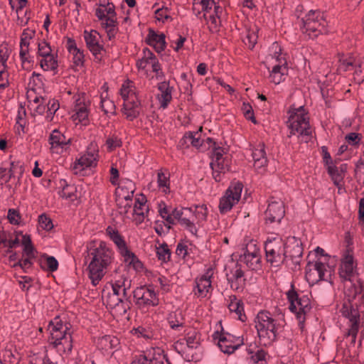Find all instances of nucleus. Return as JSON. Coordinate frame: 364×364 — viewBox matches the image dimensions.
<instances>
[{
    "instance_id": "1",
    "label": "nucleus",
    "mask_w": 364,
    "mask_h": 364,
    "mask_svg": "<svg viewBox=\"0 0 364 364\" xmlns=\"http://www.w3.org/2000/svg\"><path fill=\"white\" fill-rule=\"evenodd\" d=\"M88 256L91 260L88 265L89 277L92 284L96 286L105 274V270L114 260V252L104 241H100L98 245L96 242H91L87 246Z\"/></svg>"
},
{
    "instance_id": "2",
    "label": "nucleus",
    "mask_w": 364,
    "mask_h": 364,
    "mask_svg": "<svg viewBox=\"0 0 364 364\" xmlns=\"http://www.w3.org/2000/svg\"><path fill=\"white\" fill-rule=\"evenodd\" d=\"M255 323L259 340L264 346H270L275 342L286 324L283 314H278L276 318L267 311H261L257 314Z\"/></svg>"
},
{
    "instance_id": "3",
    "label": "nucleus",
    "mask_w": 364,
    "mask_h": 364,
    "mask_svg": "<svg viewBox=\"0 0 364 364\" xmlns=\"http://www.w3.org/2000/svg\"><path fill=\"white\" fill-rule=\"evenodd\" d=\"M345 299L342 307V314L344 316L346 311L354 310L359 314L358 308L364 304V282L357 279L355 282L350 281L345 284Z\"/></svg>"
},
{
    "instance_id": "4",
    "label": "nucleus",
    "mask_w": 364,
    "mask_h": 364,
    "mask_svg": "<svg viewBox=\"0 0 364 364\" xmlns=\"http://www.w3.org/2000/svg\"><path fill=\"white\" fill-rule=\"evenodd\" d=\"M266 260L272 267L281 266L287 259L285 242L280 237H268L264 242Z\"/></svg>"
},
{
    "instance_id": "5",
    "label": "nucleus",
    "mask_w": 364,
    "mask_h": 364,
    "mask_svg": "<svg viewBox=\"0 0 364 364\" xmlns=\"http://www.w3.org/2000/svg\"><path fill=\"white\" fill-rule=\"evenodd\" d=\"M287 296L290 304L289 309L296 314L300 328L303 329L306 321L305 316L311 309V301L307 296H299L293 284L291 286V289L287 291Z\"/></svg>"
},
{
    "instance_id": "6",
    "label": "nucleus",
    "mask_w": 364,
    "mask_h": 364,
    "mask_svg": "<svg viewBox=\"0 0 364 364\" xmlns=\"http://www.w3.org/2000/svg\"><path fill=\"white\" fill-rule=\"evenodd\" d=\"M243 185L240 181H233L226 190L225 195L220 198L219 210L224 214L230 211L234 205L237 203L241 197Z\"/></svg>"
},
{
    "instance_id": "7",
    "label": "nucleus",
    "mask_w": 364,
    "mask_h": 364,
    "mask_svg": "<svg viewBox=\"0 0 364 364\" xmlns=\"http://www.w3.org/2000/svg\"><path fill=\"white\" fill-rule=\"evenodd\" d=\"M287 127L290 129L288 137L290 138L296 133L299 136H311L312 134L311 128L309 124V118L306 115L299 114V116L290 114L287 122Z\"/></svg>"
},
{
    "instance_id": "8",
    "label": "nucleus",
    "mask_w": 364,
    "mask_h": 364,
    "mask_svg": "<svg viewBox=\"0 0 364 364\" xmlns=\"http://www.w3.org/2000/svg\"><path fill=\"white\" fill-rule=\"evenodd\" d=\"M112 287L113 295L117 297L118 302H121V308L126 313L132 306L131 294H128V290L131 287V280L124 278L123 281H116Z\"/></svg>"
},
{
    "instance_id": "9",
    "label": "nucleus",
    "mask_w": 364,
    "mask_h": 364,
    "mask_svg": "<svg viewBox=\"0 0 364 364\" xmlns=\"http://www.w3.org/2000/svg\"><path fill=\"white\" fill-rule=\"evenodd\" d=\"M132 293L136 304L140 308L156 306L159 304V299L152 289L141 286L136 288Z\"/></svg>"
},
{
    "instance_id": "10",
    "label": "nucleus",
    "mask_w": 364,
    "mask_h": 364,
    "mask_svg": "<svg viewBox=\"0 0 364 364\" xmlns=\"http://www.w3.org/2000/svg\"><path fill=\"white\" fill-rule=\"evenodd\" d=\"M316 20L312 21L309 19H302L303 26L301 27L304 33L306 34L309 38H314L319 34L326 33V20L323 18V14L318 13L316 16Z\"/></svg>"
},
{
    "instance_id": "11",
    "label": "nucleus",
    "mask_w": 364,
    "mask_h": 364,
    "mask_svg": "<svg viewBox=\"0 0 364 364\" xmlns=\"http://www.w3.org/2000/svg\"><path fill=\"white\" fill-rule=\"evenodd\" d=\"M285 250L287 258H289L295 267L300 265L301 258L303 255V247L301 240L295 237H289L285 242Z\"/></svg>"
},
{
    "instance_id": "12",
    "label": "nucleus",
    "mask_w": 364,
    "mask_h": 364,
    "mask_svg": "<svg viewBox=\"0 0 364 364\" xmlns=\"http://www.w3.org/2000/svg\"><path fill=\"white\" fill-rule=\"evenodd\" d=\"M52 47H38V53L42 58L40 60L41 67L44 70H54L58 67L56 60L57 50L54 53Z\"/></svg>"
},
{
    "instance_id": "13",
    "label": "nucleus",
    "mask_w": 364,
    "mask_h": 364,
    "mask_svg": "<svg viewBox=\"0 0 364 364\" xmlns=\"http://www.w3.org/2000/svg\"><path fill=\"white\" fill-rule=\"evenodd\" d=\"M285 215L282 201H271L264 212L266 223H280Z\"/></svg>"
},
{
    "instance_id": "14",
    "label": "nucleus",
    "mask_w": 364,
    "mask_h": 364,
    "mask_svg": "<svg viewBox=\"0 0 364 364\" xmlns=\"http://www.w3.org/2000/svg\"><path fill=\"white\" fill-rule=\"evenodd\" d=\"M243 344L242 337H235L228 333L220 337L218 346L225 353L231 354L235 352L240 346Z\"/></svg>"
},
{
    "instance_id": "15",
    "label": "nucleus",
    "mask_w": 364,
    "mask_h": 364,
    "mask_svg": "<svg viewBox=\"0 0 364 364\" xmlns=\"http://www.w3.org/2000/svg\"><path fill=\"white\" fill-rule=\"evenodd\" d=\"M131 364H171V363L164 351L158 349L149 358L145 355H139Z\"/></svg>"
},
{
    "instance_id": "16",
    "label": "nucleus",
    "mask_w": 364,
    "mask_h": 364,
    "mask_svg": "<svg viewBox=\"0 0 364 364\" xmlns=\"http://www.w3.org/2000/svg\"><path fill=\"white\" fill-rule=\"evenodd\" d=\"M275 55H277V61L279 63L278 65H276L273 67L272 70L270 73L269 77L271 78V81L275 85L279 84L282 81L284 80L283 76L284 75V71L287 70V61L285 58L281 57L282 55V49H279V52H275Z\"/></svg>"
},
{
    "instance_id": "17",
    "label": "nucleus",
    "mask_w": 364,
    "mask_h": 364,
    "mask_svg": "<svg viewBox=\"0 0 364 364\" xmlns=\"http://www.w3.org/2000/svg\"><path fill=\"white\" fill-rule=\"evenodd\" d=\"M141 111V102L136 98L133 99H125V102H124L123 107L122 108V112L124 114L127 116V118L133 121L134 119L137 118L140 114Z\"/></svg>"
},
{
    "instance_id": "18",
    "label": "nucleus",
    "mask_w": 364,
    "mask_h": 364,
    "mask_svg": "<svg viewBox=\"0 0 364 364\" xmlns=\"http://www.w3.org/2000/svg\"><path fill=\"white\" fill-rule=\"evenodd\" d=\"M213 275V272L211 269H208L205 273V274L203 275L200 278L197 279L196 280V291H195V294L198 296H200L202 298L206 296L207 293L209 291V289L211 288V281L210 277Z\"/></svg>"
},
{
    "instance_id": "19",
    "label": "nucleus",
    "mask_w": 364,
    "mask_h": 364,
    "mask_svg": "<svg viewBox=\"0 0 364 364\" xmlns=\"http://www.w3.org/2000/svg\"><path fill=\"white\" fill-rule=\"evenodd\" d=\"M353 269V256L346 255L339 267L340 277L346 282L353 281L352 277L354 276Z\"/></svg>"
},
{
    "instance_id": "20",
    "label": "nucleus",
    "mask_w": 364,
    "mask_h": 364,
    "mask_svg": "<svg viewBox=\"0 0 364 364\" xmlns=\"http://www.w3.org/2000/svg\"><path fill=\"white\" fill-rule=\"evenodd\" d=\"M50 329V343L54 346L57 345V342L62 341L64 338L68 336L70 333L69 328L66 326L64 329L62 323H57L55 326L53 324L52 321L49 324Z\"/></svg>"
},
{
    "instance_id": "21",
    "label": "nucleus",
    "mask_w": 364,
    "mask_h": 364,
    "mask_svg": "<svg viewBox=\"0 0 364 364\" xmlns=\"http://www.w3.org/2000/svg\"><path fill=\"white\" fill-rule=\"evenodd\" d=\"M344 316L348 318L350 323V328L348 330V336L352 337L351 343L354 344L358 332L360 314H358L357 311L354 310H353V311H350V312L346 311Z\"/></svg>"
},
{
    "instance_id": "22",
    "label": "nucleus",
    "mask_w": 364,
    "mask_h": 364,
    "mask_svg": "<svg viewBox=\"0 0 364 364\" xmlns=\"http://www.w3.org/2000/svg\"><path fill=\"white\" fill-rule=\"evenodd\" d=\"M107 234L109 235V238L114 242L117 245L119 252L121 255L123 254H126L128 252V248L124 241L123 237L119 234L117 230L114 229L111 226H108L106 230Z\"/></svg>"
},
{
    "instance_id": "23",
    "label": "nucleus",
    "mask_w": 364,
    "mask_h": 364,
    "mask_svg": "<svg viewBox=\"0 0 364 364\" xmlns=\"http://www.w3.org/2000/svg\"><path fill=\"white\" fill-rule=\"evenodd\" d=\"M158 89L161 92V107L166 108L172 100L171 93L173 88L170 87L168 81L164 80L158 84Z\"/></svg>"
},
{
    "instance_id": "24",
    "label": "nucleus",
    "mask_w": 364,
    "mask_h": 364,
    "mask_svg": "<svg viewBox=\"0 0 364 364\" xmlns=\"http://www.w3.org/2000/svg\"><path fill=\"white\" fill-rule=\"evenodd\" d=\"M70 141V139H66L65 136L58 129H54L49 136V143L52 149L57 147L63 148L69 144Z\"/></svg>"
},
{
    "instance_id": "25",
    "label": "nucleus",
    "mask_w": 364,
    "mask_h": 364,
    "mask_svg": "<svg viewBox=\"0 0 364 364\" xmlns=\"http://www.w3.org/2000/svg\"><path fill=\"white\" fill-rule=\"evenodd\" d=\"M230 274L232 277H229V274H226L228 283L230 284L232 289L237 290L240 288L238 281L244 277V272L242 270L240 264L237 263L235 268L230 270Z\"/></svg>"
},
{
    "instance_id": "26",
    "label": "nucleus",
    "mask_w": 364,
    "mask_h": 364,
    "mask_svg": "<svg viewBox=\"0 0 364 364\" xmlns=\"http://www.w3.org/2000/svg\"><path fill=\"white\" fill-rule=\"evenodd\" d=\"M145 43L149 46H156V44L166 46V36L163 33H158L154 29L149 28V33L145 39Z\"/></svg>"
},
{
    "instance_id": "27",
    "label": "nucleus",
    "mask_w": 364,
    "mask_h": 364,
    "mask_svg": "<svg viewBox=\"0 0 364 364\" xmlns=\"http://www.w3.org/2000/svg\"><path fill=\"white\" fill-rule=\"evenodd\" d=\"M95 163L90 161V159L85 155L82 156L78 159H76L75 163L71 166L72 170L75 174H82V172L85 168L96 166Z\"/></svg>"
},
{
    "instance_id": "28",
    "label": "nucleus",
    "mask_w": 364,
    "mask_h": 364,
    "mask_svg": "<svg viewBox=\"0 0 364 364\" xmlns=\"http://www.w3.org/2000/svg\"><path fill=\"white\" fill-rule=\"evenodd\" d=\"M240 261L245 263L250 269H255L259 262V258L257 252H249L247 251L242 255H240Z\"/></svg>"
},
{
    "instance_id": "29",
    "label": "nucleus",
    "mask_w": 364,
    "mask_h": 364,
    "mask_svg": "<svg viewBox=\"0 0 364 364\" xmlns=\"http://www.w3.org/2000/svg\"><path fill=\"white\" fill-rule=\"evenodd\" d=\"M252 156L255 161V166L257 168H262L267 164V159L266 157L264 145L260 148L255 149L252 151Z\"/></svg>"
},
{
    "instance_id": "30",
    "label": "nucleus",
    "mask_w": 364,
    "mask_h": 364,
    "mask_svg": "<svg viewBox=\"0 0 364 364\" xmlns=\"http://www.w3.org/2000/svg\"><path fill=\"white\" fill-rule=\"evenodd\" d=\"M168 323L172 329L176 330L178 327L183 326L184 318L182 311L177 310L169 314L168 316Z\"/></svg>"
},
{
    "instance_id": "31",
    "label": "nucleus",
    "mask_w": 364,
    "mask_h": 364,
    "mask_svg": "<svg viewBox=\"0 0 364 364\" xmlns=\"http://www.w3.org/2000/svg\"><path fill=\"white\" fill-rule=\"evenodd\" d=\"M228 308L230 311L235 312L238 316V319L244 322L247 319L246 315L244 314L243 304L241 301L237 300L236 296H234V299H232Z\"/></svg>"
},
{
    "instance_id": "32",
    "label": "nucleus",
    "mask_w": 364,
    "mask_h": 364,
    "mask_svg": "<svg viewBox=\"0 0 364 364\" xmlns=\"http://www.w3.org/2000/svg\"><path fill=\"white\" fill-rule=\"evenodd\" d=\"M68 51L73 55V63L75 67H82L84 65L83 50L78 47H68Z\"/></svg>"
},
{
    "instance_id": "33",
    "label": "nucleus",
    "mask_w": 364,
    "mask_h": 364,
    "mask_svg": "<svg viewBox=\"0 0 364 364\" xmlns=\"http://www.w3.org/2000/svg\"><path fill=\"white\" fill-rule=\"evenodd\" d=\"M200 335L195 331L187 333L186 337L183 338L187 349L197 348L200 345Z\"/></svg>"
},
{
    "instance_id": "34",
    "label": "nucleus",
    "mask_w": 364,
    "mask_h": 364,
    "mask_svg": "<svg viewBox=\"0 0 364 364\" xmlns=\"http://www.w3.org/2000/svg\"><path fill=\"white\" fill-rule=\"evenodd\" d=\"M327 171L328 173L331 176L333 183L340 188L344 175L339 171L338 168L335 165H329L327 168Z\"/></svg>"
},
{
    "instance_id": "35",
    "label": "nucleus",
    "mask_w": 364,
    "mask_h": 364,
    "mask_svg": "<svg viewBox=\"0 0 364 364\" xmlns=\"http://www.w3.org/2000/svg\"><path fill=\"white\" fill-rule=\"evenodd\" d=\"M124 257L125 262L128 263L129 266H132L136 270H139L143 268L142 262L138 259V257L128 250V252L122 255Z\"/></svg>"
},
{
    "instance_id": "36",
    "label": "nucleus",
    "mask_w": 364,
    "mask_h": 364,
    "mask_svg": "<svg viewBox=\"0 0 364 364\" xmlns=\"http://www.w3.org/2000/svg\"><path fill=\"white\" fill-rule=\"evenodd\" d=\"M58 351L63 353H70L73 348V339L71 333L64 338L62 341L57 342V345L54 346Z\"/></svg>"
},
{
    "instance_id": "37",
    "label": "nucleus",
    "mask_w": 364,
    "mask_h": 364,
    "mask_svg": "<svg viewBox=\"0 0 364 364\" xmlns=\"http://www.w3.org/2000/svg\"><path fill=\"white\" fill-rule=\"evenodd\" d=\"M86 46H101L99 39L101 38L100 33L95 30L90 31H85L83 33Z\"/></svg>"
},
{
    "instance_id": "38",
    "label": "nucleus",
    "mask_w": 364,
    "mask_h": 364,
    "mask_svg": "<svg viewBox=\"0 0 364 364\" xmlns=\"http://www.w3.org/2000/svg\"><path fill=\"white\" fill-rule=\"evenodd\" d=\"M314 263L311 262H308L307 265L306 267L305 271V277L306 280L309 283H316L318 282L317 271L315 269V267H314Z\"/></svg>"
},
{
    "instance_id": "39",
    "label": "nucleus",
    "mask_w": 364,
    "mask_h": 364,
    "mask_svg": "<svg viewBox=\"0 0 364 364\" xmlns=\"http://www.w3.org/2000/svg\"><path fill=\"white\" fill-rule=\"evenodd\" d=\"M185 342L183 339L176 341L174 345V349L182 356H184V359L188 362L193 361L194 360L193 355H190L189 353H187V348L184 347Z\"/></svg>"
},
{
    "instance_id": "40",
    "label": "nucleus",
    "mask_w": 364,
    "mask_h": 364,
    "mask_svg": "<svg viewBox=\"0 0 364 364\" xmlns=\"http://www.w3.org/2000/svg\"><path fill=\"white\" fill-rule=\"evenodd\" d=\"M156 255L159 260L162 262L169 261L171 257V250L166 243H163L159 247H156Z\"/></svg>"
},
{
    "instance_id": "41",
    "label": "nucleus",
    "mask_w": 364,
    "mask_h": 364,
    "mask_svg": "<svg viewBox=\"0 0 364 364\" xmlns=\"http://www.w3.org/2000/svg\"><path fill=\"white\" fill-rule=\"evenodd\" d=\"M258 29L256 28L254 29H248L245 32V36L242 38V41L245 44H250L251 46H255L257 43L258 39Z\"/></svg>"
},
{
    "instance_id": "42",
    "label": "nucleus",
    "mask_w": 364,
    "mask_h": 364,
    "mask_svg": "<svg viewBox=\"0 0 364 364\" xmlns=\"http://www.w3.org/2000/svg\"><path fill=\"white\" fill-rule=\"evenodd\" d=\"M100 107L105 114H116V106L114 102L109 99H104L103 97H101Z\"/></svg>"
},
{
    "instance_id": "43",
    "label": "nucleus",
    "mask_w": 364,
    "mask_h": 364,
    "mask_svg": "<svg viewBox=\"0 0 364 364\" xmlns=\"http://www.w3.org/2000/svg\"><path fill=\"white\" fill-rule=\"evenodd\" d=\"M10 168L9 170V176L5 180V182H8L12 177H14L16 172H18L21 176L23 172V165L20 161H11L10 163Z\"/></svg>"
},
{
    "instance_id": "44",
    "label": "nucleus",
    "mask_w": 364,
    "mask_h": 364,
    "mask_svg": "<svg viewBox=\"0 0 364 364\" xmlns=\"http://www.w3.org/2000/svg\"><path fill=\"white\" fill-rule=\"evenodd\" d=\"M43 257L46 259V269L51 272H53L55 271H56L58 268V260L53 257V256H49L46 254H44L43 255ZM41 267L42 269H45L46 267L44 266H43L42 264H41Z\"/></svg>"
},
{
    "instance_id": "45",
    "label": "nucleus",
    "mask_w": 364,
    "mask_h": 364,
    "mask_svg": "<svg viewBox=\"0 0 364 364\" xmlns=\"http://www.w3.org/2000/svg\"><path fill=\"white\" fill-rule=\"evenodd\" d=\"M60 183L61 186H63L62 191L60 192V196L65 198H71L75 191V188L68 185L65 180H61Z\"/></svg>"
},
{
    "instance_id": "46",
    "label": "nucleus",
    "mask_w": 364,
    "mask_h": 364,
    "mask_svg": "<svg viewBox=\"0 0 364 364\" xmlns=\"http://www.w3.org/2000/svg\"><path fill=\"white\" fill-rule=\"evenodd\" d=\"M355 176L358 183L364 185V162L361 160L356 164Z\"/></svg>"
},
{
    "instance_id": "47",
    "label": "nucleus",
    "mask_w": 364,
    "mask_h": 364,
    "mask_svg": "<svg viewBox=\"0 0 364 364\" xmlns=\"http://www.w3.org/2000/svg\"><path fill=\"white\" fill-rule=\"evenodd\" d=\"M39 225L47 231L50 230L53 228V222L45 213L41 214L38 217Z\"/></svg>"
},
{
    "instance_id": "48",
    "label": "nucleus",
    "mask_w": 364,
    "mask_h": 364,
    "mask_svg": "<svg viewBox=\"0 0 364 364\" xmlns=\"http://www.w3.org/2000/svg\"><path fill=\"white\" fill-rule=\"evenodd\" d=\"M314 267H315V269L317 271V275H318L317 278L318 279V282L321 281V280H324V281H329L331 283H332V282L330 281V279L325 277V272H326V269H325V266L323 262H321L320 261H316L314 264Z\"/></svg>"
},
{
    "instance_id": "49",
    "label": "nucleus",
    "mask_w": 364,
    "mask_h": 364,
    "mask_svg": "<svg viewBox=\"0 0 364 364\" xmlns=\"http://www.w3.org/2000/svg\"><path fill=\"white\" fill-rule=\"evenodd\" d=\"M242 109L247 119L250 120L255 124H257V122L254 116L252 107L249 103H243Z\"/></svg>"
},
{
    "instance_id": "50",
    "label": "nucleus",
    "mask_w": 364,
    "mask_h": 364,
    "mask_svg": "<svg viewBox=\"0 0 364 364\" xmlns=\"http://www.w3.org/2000/svg\"><path fill=\"white\" fill-rule=\"evenodd\" d=\"M211 168H215L221 171H229V164L227 157H225L222 160H219L216 162H211L210 164Z\"/></svg>"
},
{
    "instance_id": "51",
    "label": "nucleus",
    "mask_w": 364,
    "mask_h": 364,
    "mask_svg": "<svg viewBox=\"0 0 364 364\" xmlns=\"http://www.w3.org/2000/svg\"><path fill=\"white\" fill-rule=\"evenodd\" d=\"M21 218V215L18 210L13 208L9 209L7 218L11 224L18 225Z\"/></svg>"
},
{
    "instance_id": "52",
    "label": "nucleus",
    "mask_w": 364,
    "mask_h": 364,
    "mask_svg": "<svg viewBox=\"0 0 364 364\" xmlns=\"http://www.w3.org/2000/svg\"><path fill=\"white\" fill-rule=\"evenodd\" d=\"M35 35V31L33 30L26 29L23 31V33L21 36V41L19 46H29L30 40Z\"/></svg>"
},
{
    "instance_id": "53",
    "label": "nucleus",
    "mask_w": 364,
    "mask_h": 364,
    "mask_svg": "<svg viewBox=\"0 0 364 364\" xmlns=\"http://www.w3.org/2000/svg\"><path fill=\"white\" fill-rule=\"evenodd\" d=\"M106 145L107 146L108 150L111 151L116 148L121 146L122 141L117 136H112L106 140Z\"/></svg>"
},
{
    "instance_id": "54",
    "label": "nucleus",
    "mask_w": 364,
    "mask_h": 364,
    "mask_svg": "<svg viewBox=\"0 0 364 364\" xmlns=\"http://www.w3.org/2000/svg\"><path fill=\"white\" fill-rule=\"evenodd\" d=\"M224 153L225 151L223 147L218 146L216 143H213L212 162H216L224 159Z\"/></svg>"
},
{
    "instance_id": "55",
    "label": "nucleus",
    "mask_w": 364,
    "mask_h": 364,
    "mask_svg": "<svg viewBox=\"0 0 364 364\" xmlns=\"http://www.w3.org/2000/svg\"><path fill=\"white\" fill-rule=\"evenodd\" d=\"M168 9L167 7H162L157 9L155 11L157 20L162 21L163 22H164V20H172L171 16L168 14Z\"/></svg>"
},
{
    "instance_id": "56",
    "label": "nucleus",
    "mask_w": 364,
    "mask_h": 364,
    "mask_svg": "<svg viewBox=\"0 0 364 364\" xmlns=\"http://www.w3.org/2000/svg\"><path fill=\"white\" fill-rule=\"evenodd\" d=\"M196 216L200 220H205L208 215V210L205 205H197L196 207Z\"/></svg>"
},
{
    "instance_id": "57",
    "label": "nucleus",
    "mask_w": 364,
    "mask_h": 364,
    "mask_svg": "<svg viewBox=\"0 0 364 364\" xmlns=\"http://www.w3.org/2000/svg\"><path fill=\"white\" fill-rule=\"evenodd\" d=\"M267 353L264 350H258L255 354L252 355L250 358L255 363H259L267 361Z\"/></svg>"
},
{
    "instance_id": "58",
    "label": "nucleus",
    "mask_w": 364,
    "mask_h": 364,
    "mask_svg": "<svg viewBox=\"0 0 364 364\" xmlns=\"http://www.w3.org/2000/svg\"><path fill=\"white\" fill-rule=\"evenodd\" d=\"M346 141L351 145L355 146L359 144L361 139V134L355 132H351L345 137Z\"/></svg>"
},
{
    "instance_id": "59",
    "label": "nucleus",
    "mask_w": 364,
    "mask_h": 364,
    "mask_svg": "<svg viewBox=\"0 0 364 364\" xmlns=\"http://www.w3.org/2000/svg\"><path fill=\"white\" fill-rule=\"evenodd\" d=\"M88 117V112L87 108L85 106L80 107L75 115L73 117H75V119H78L79 122H83L87 119Z\"/></svg>"
},
{
    "instance_id": "60",
    "label": "nucleus",
    "mask_w": 364,
    "mask_h": 364,
    "mask_svg": "<svg viewBox=\"0 0 364 364\" xmlns=\"http://www.w3.org/2000/svg\"><path fill=\"white\" fill-rule=\"evenodd\" d=\"M188 134L191 146L196 148H199L203 146V144L200 142V136H196V135H198V132H188Z\"/></svg>"
},
{
    "instance_id": "61",
    "label": "nucleus",
    "mask_w": 364,
    "mask_h": 364,
    "mask_svg": "<svg viewBox=\"0 0 364 364\" xmlns=\"http://www.w3.org/2000/svg\"><path fill=\"white\" fill-rule=\"evenodd\" d=\"M181 225L184 226L185 228L189 231L192 235L197 236V228L195 226L194 223L191 222L189 219L182 220Z\"/></svg>"
},
{
    "instance_id": "62",
    "label": "nucleus",
    "mask_w": 364,
    "mask_h": 364,
    "mask_svg": "<svg viewBox=\"0 0 364 364\" xmlns=\"http://www.w3.org/2000/svg\"><path fill=\"white\" fill-rule=\"evenodd\" d=\"M48 111L50 112L49 114H48L47 115V117H51L52 118V114H55V112L59 109V103L57 100H49L48 105Z\"/></svg>"
},
{
    "instance_id": "63",
    "label": "nucleus",
    "mask_w": 364,
    "mask_h": 364,
    "mask_svg": "<svg viewBox=\"0 0 364 364\" xmlns=\"http://www.w3.org/2000/svg\"><path fill=\"white\" fill-rule=\"evenodd\" d=\"M33 84V86H41L43 85V77L42 75L39 73L33 72L30 78L29 84Z\"/></svg>"
},
{
    "instance_id": "64",
    "label": "nucleus",
    "mask_w": 364,
    "mask_h": 364,
    "mask_svg": "<svg viewBox=\"0 0 364 364\" xmlns=\"http://www.w3.org/2000/svg\"><path fill=\"white\" fill-rule=\"evenodd\" d=\"M176 254L183 259H185L188 255V246L183 244L182 242H179L177 245Z\"/></svg>"
}]
</instances>
